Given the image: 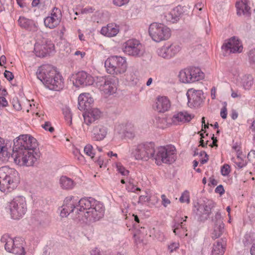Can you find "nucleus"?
I'll return each mask as SVG.
<instances>
[{
  "label": "nucleus",
  "mask_w": 255,
  "mask_h": 255,
  "mask_svg": "<svg viewBox=\"0 0 255 255\" xmlns=\"http://www.w3.org/2000/svg\"><path fill=\"white\" fill-rule=\"evenodd\" d=\"M249 160L252 162H255V150H252L248 155Z\"/></svg>",
  "instance_id": "obj_57"
},
{
  "label": "nucleus",
  "mask_w": 255,
  "mask_h": 255,
  "mask_svg": "<svg viewBox=\"0 0 255 255\" xmlns=\"http://www.w3.org/2000/svg\"><path fill=\"white\" fill-rule=\"evenodd\" d=\"M179 247V244L178 243H173L168 246V249L170 250V252L172 253L174 251L178 249Z\"/></svg>",
  "instance_id": "obj_55"
},
{
  "label": "nucleus",
  "mask_w": 255,
  "mask_h": 255,
  "mask_svg": "<svg viewBox=\"0 0 255 255\" xmlns=\"http://www.w3.org/2000/svg\"><path fill=\"white\" fill-rule=\"evenodd\" d=\"M63 113L65 120L69 126L72 125V115L69 107H65L63 108Z\"/></svg>",
  "instance_id": "obj_39"
},
{
  "label": "nucleus",
  "mask_w": 255,
  "mask_h": 255,
  "mask_svg": "<svg viewBox=\"0 0 255 255\" xmlns=\"http://www.w3.org/2000/svg\"><path fill=\"white\" fill-rule=\"evenodd\" d=\"M174 229L173 230L174 233L175 235H178L179 234V233L178 232V230L181 228L182 229H184V225L183 222H181L180 223H178L177 224H175L174 226Z\"/></svg>",
  "instance_id": "obj_52"
},
{
  "label": "nucleus",
  "mask_w": 255,
  "mask_h": 255,
  "mask_svg": "<svg viewBox=\"0 0 255 255\" xmlns=\"http://www.w3.org/2000/svg\"><path fill=\"white\" fill-rule=\"evenodd\" d=\"M226 241L223 239L216 242L213 245L212 255H223L225 251Z\"/></svg>",
  "instance_id": "obj_30"
},
{
  "label": "nucleus",
  "mask_w": 255,
  "mask_h": 255,
  "mask_svg": "<svg viewBox=\"0 0 255 255\" xmlns=\"http://www.w3.org/2000/svg\"><path fill=\"white\" fill-rule=\"evenodd\" d=\"M148 32L152 40L156 42L166 40L171 36L170 28L160 23H151L149 26Z\"/></svg>",
  "instance_id": "obj_8"
},
{
  "label": "nucleus",
  "mask_w": 255,
  "mask_h": 255,
  "mask_svg": "<svg viewBox=\"0 0 255 255\" xmlns=\"http://www.w3.org/2000/svg\"><path fill=\"white\" fill-rule=\"evenodd\" d=\"M204 74L199 67H192L180 72L179 78L184 83H193L204 78Z\"/></svg>",
  "instance_id": "obj_9"
},
{
  "label": "nucleus",
  "mask_w": 255,
  "mask_h": 255,
  "mask_svg": "<svg viewBox=\"0 0 255 255\" xmlns=\"http://www.w3.org/2000/svg\"><path fill=\"white\" fill-rule=\"evenodd\" d=\"M215 192L217 193H219L221 195L224 194L225 190L223 186L222 185H218L215 189Z\"/></svg>",
  "instance_id": "obj_62"
},
{
  "label": "nucleus",
  "mask_w": 255,
  "mask_h": 255,
  "mask_svg": "<svg viewBox=\"0 0 255 255\" xmlns=\"http://www.w3.org/2000/svg\"><path fill=\"white\" fill-rule=\"evenodd\" d=\"M96 84L101 91L107 95L115 93L117 89L116 81L113 78L100 77Z\"/></svg>",
  "instance_id": "obj_14"
},
{
  "label": "nucleus",
  "mask_w": 255,
  "mask_h": 255,
  "mask_svg": "<svg viewBox=\"0 0 255 255\" xmlns=\"http://www.w3.org/2000/svg\"><path fill=\"white\" fill-rule=\"evenodd\" d=\"M243 243L245 246H249L253 243V238L249 234H246L243 239Z\"/></svg>",
  "instance_id": "obj_47"
},
{
  "label": "nucleus",
  "mask_w": 255,
  "mask_h": 255,
  "mask_svg": "<svg viewBox=\"0 0 255 255\" xmlns=\"http://www.w3.org/2000/svg\"><path fill=\"white\" fill-rule=\"evenodd\" d=\"M42 128L46 130H48L50 132H52L54 129L51 127V123L49 122H46L45 124L42 125Z\"/></svg>",
  "instance_id": "obj_51"
},
{
  "label": "nucleus",
  "mask_w": 255,
  "mask_h": 255,
  "mask_svg": "<svg viewBox=\"0 0 255 255\" xmlns=\"http://www.w3.org/2000/svg\"><path fill=\"white\" fill-rule=\"evenodd\" d=\"M126 80L131 82L132 84H136L137 81V77L135 71H129L126 75Z\"/></svg>",
  "instance_id": "obj_42"
},
{
  "label": "nucleus",
  "mask_w": 255,
  "mask_h": 255,
  "mask_svg": "<svg viewBox=\"0 0 255 255\" xmlns=\"http://www.w3.org/2000/svg\"><path fill=\"white\" fill-rule=\"evenodd\" d=\"M16 172L14 168L8 166L0 168V190L7 194L14 190L16 187Z\"/></svg>",
  "instance_id": "obj_3"
},
{
  "label": "nucleus",
  "mask_w": 255,
  "mask_h": 255,
  "mask_svg": "<svg viewBox=\"0 0 255 255\" xmlns=\"http://www.w3.org/2000/svg\"><path fill=\"white\" fill-rule=\"evenodd\" d=\"M150 200V197L147 195V193L144 195H141L139 197L138 203H143L145 202H148Z\"/></svg>",
  "instance_id": "obj_53"
},
{
  "label": "nucleus",
  "mask_w": 255,
  "mask_h": 255,
  "mask_svg": "<svg viewBox=\"0 0 255 255\" xmlns=\"http://www.w3.org/2000/svg\"><path fill=\"white\" fill-rule=\"evenodd\" d=\"M230 167L229 165H228V164L224 165L222 167L221 170L222 175L223 176L228 175L230 172Z\"/></svg>",
  "instance_id": "obj_48"
},
{
  "label": "nucleus",
  "mask_w": 255,
  "mask_h": 255,
  "mask_svg": "<svg viewBox=\"0 0 255 255\" xmlns=\"http://www.w3.org/2000/svg\"><path fill=\"white\" fill-rule=\"evenodd\" d=\"M93 102V99L90 94H81L78 97V108L80 111L87 110Z\"/></svg>",
  "instance_id": "obj_24"
},
{
  "label": "nucleus",
  "mask_w": 255,
  "mask_h": 255,
  "mask_svg": "<svg viewBox=\"0 0 255 255\" xmlns=\"http://www.w3.org/2000/svg\"><path fill=\"white\" fill-rule=\"evenodd\" d=\"M37 78L49 89L60 91L64 87V80L55 68L46 64L40 66L37 70Z\"/></svg>",
  "instance_id": "obj_2"
},
{
  "label": "nucleus",
  "mask_w": 255,
  "mask_h": 255,
  "mask_svg": "<svg viewBox=\"0 0 255 255\" xmlns=\"http://www.w3.org/2000/svg\"><path fill=\"white\" fill-rule=\"evenodd\" d=\"M176 150L173 145L160 146L155 150L154 160L158 165L162 163L171 164L176 160Z\"/></svg>",
  "instance_id": "obj_4"
},
{
  "label": "nucleus",
  "mask_w": 255,
  "mask_h": 255,
  "mask_svg": "<svg viewBox=\"0 0 255 255\" xmlns=\"http://www.w3.org/2000/svg\"><path fill=\"white\" fill-rule=\"evenodd\" d=\"M14 142L10 141H5L0 137V160L2 162H7L10 157H13L14 152ZM13 161L16 162V156L13 157Z\"/></svg>",
  "instance_id": "obj_13"
},
{
  "label": "nucleus",
  "mask_w": 255,
  "mask_h": 255,
  "mask_svg": "<svg viewBox=\"0 0 255 255\" xmlns=\"http://www.w3.org/2000/svg\"><path fill=\"white\" fill-rule=\"evenodd\" d=\"M59 184L62 189L67 190L72 189L75 185L74 181L66 176H62L60 177Z\"/></svg>",
  "instance_id": "obj_31"
},
{
  "label": "nucleus",
  "mask_w": 255,
  "mask_h": 255,
  "mask_svg": "<svg viewBox=\"0 0 255 255\" xmlns=\"http://www.w3.org/2000/svg\"><path fill=\"white\" fill-rule=\"evenodd\" d=\"M1 242L4 244L5 250L8 253H14L15 250L14 238L8 234H4L1 238Z\"/></svg>",
  "instance_id": "obj_25"
},
{
  "label": "nucleus",
  "mask_w": 255,
  "mask_h": 255,
  "mask_svg": "<svg viewBox=\"0 0 255 255\" xmlns=\"http://www.w3.org/2000/svg\"><path fill=\"white\" fill-rule=\"evenodd\" d=\"M19 25L23 28L28 29L34 25L32 20L27 18L24 16H20L18 20Z\"/></svg>",
  "instance_id": "obj_35"
},
{
  "label": "nucleus",
  "mask_w": 255,
  "mask_h": 255,
  "mask_svg": "<svg viewBox=\"0 0 255 255\" xmlns=\"http://www.w3.org/2000/svg\"><path fill=\"white\" fill-rule=\"evenodd\" d=\"M155 153V145L153 142L138 144L131 151V154L135 159L146 161L150 159L154 160Z\"/></svg>",
  "instance_id": "obj_7"
},
{
  "label": "nucleus",
  "mask_w": 255,
  "mask_h": 255,
  "mask_svg": "<svg viewBox=\"0 0 255 255\" xmlns=\"http://www.w3.org/2000/svg\"><path fill=\"white\" fill-rule=\"evenodd\" d=\"M204 213H205V210L203 204H198V208H197L196 215L198 216V219L201 221L207 219H204Z\"/></svg>",
  "instance_id": "obj_40"
},
{
  "label": "nucleus",
  "mask_w": 255,
  "mask_h": 255,
  "mask_svg": "<svg viewBox=\"0 0 255 255\" xmlns=\"http://www.w3.org/2000/svg\"><path fill=\"white\" fill-rule=\"evenodd\" d=\"M119 32V26L115 23H109L106 26L103 27L101 33L107 37L116 36Z\"/></svg>",
  "instance_id": "obj_26"
},
{
  "label": "nucleus",
  "mask_w": 255,
  "mask_h": 255,
  "mask_svg": "<svg viewBox=\"0 0 255 255\" xmlns=\"http://www.w3.org/2000/svg\"><path fill=\"white\" fill-rule=\"evenodd\" d=\"M238 159L239 160H241V161H236L235 163H236V164L237 165V166L239 168H243V167H244L246 166L247 162L246 161H244L242 160L240 158H238Z\"/></svg>",
  "instance_id": "obj_60"
},
{
  "label": "nucleus",
  "mask_w": 255,
  "mask_h": 255,
  "mask_svg": "<svg viewBox=\"0 0 255 255\" xmlns=\"http://www.w3.org/2000/svg\"><path fill=\"white\" fill-rule=\"evenodd\" d=\"M179 201L181 203H189L190 202L189 199V192L187 191H184L182 194L181 197L179 198Z\"/></svg>",
  "instance_id": "obj_46"
},
{
  "label": "nucleus",
  "mask_w": 255,
  "mask_h": 255,
  "mask_svg": "<svg viewBox=\"0 0 255 255\" xmlns=\"http://www.w3.org/2000/svg\"><path fill=\"white\" fill-rule=\"evenodd\" d=\"M116 168L117 171L123 176H127L129 173V171L127 170L121 163H116Z\"/></svg>",
  "instance_id": "obj_44"
},
{
  "label": "nucleus",
  "mask_w": 255,
  "mask_h": 255,
  "mask_svg": "<svg viewBox=\"0 0 255 255\" xmlns=\"http://www.w3.org/2000/svg\"><path fill=\"white\" fill-rule=\"evenodd\" d=\"M38 143L36 138L30 134H21L17 137V150H28L37 148Z\"/></svg>",
  "instance_id": "obj_11"
},
{
  "label": "nucleus",
  "mask_w": 255,
  "mask_h": 255,
  "mask_svg": "<svg viewBox=\"0 0 255 255\" xmlns=\"http://www.w3.org/2000/svg\"><path fill=\"white\" fill-rule=\"evenodd\" d=\"M181 50V47L178 44H166L159 48L157 50L159 56L169 59L174 57Z\"/></svg>",
  "instance_id": "obj_15"
},
{
  "label": "nucleus",
  "mask_w": 255,
  "mask_h": 255,
  "mask_svg": "<svg viewBox=\"0 0 255 255\" xmlns=\"http://www.w3.org/2000/svg\"><path fill=\"white\" fill-rule=\"evenodd\" d=\"M203 205L205 210L204 219H208L211 213V210L215 207V203L212 201H209L206 203H203Z\"/></svg>",
  "instance_id": "obj_38"
},
{
  "label": "nucleus",
  "mask_w": 255,
  "mask_h": 255,
  "mask_svg": "<svg viewBox=\"0 0 255 255\" xmlns=\"http://www.w3.org/2000/svg\"><path fill=\"white\" fill-rule=\"evenodd\" d=\"M129 0H113L114 5L118 6H122L127 4Z\"/></svg>",
  "instance_id": "obj_50"
},
{
  "label": "nucleus",
  "mask_w": 255,
  "mask_h": 255,
  "mask_svg": "<svg viewBox=\"0 0 255 255\" xmlns=\"http://www.w3.org/2000/svg\"><path fill=\"white\" fill-rule=\"evenodd\" d=\"M102 113L98 108H91L87 110L83 114L84 123L89 126L96 121L100 119Z\"/></svg>",
  "instance_id": "obj_19"
},
{
  "label": "nucleus",
  "mask_w": 255,
  "mask_h": 255,
  "mask_svg": "<svg viewBox=\"0 0 255 255\" xmlns=\"http://www.w3.org/2000/svg\"><path fill=\"white\" fill-rule=\"evenodd\" d=\"M54 50V45L47 39H38L34 45V52L36 56L44 57L51 53Z\"/></svg>",
  "instance_id": "obj_10"
},
{
  "label": "nucleus",
  "mask_w": 255,
  "mask_h": 255,
  "mask_svg": "<svg viewBox=\"0 0 255 255\" xmlns=\"http://www.w3.org/2000/svg\"><path fill=\"white\" fill-rule=\"evenodd\" d=\"M220 115H221V117L223 119H226L227 118V109L226 108V106H224L222 108L221 112H220Z\"/></svg>",
  "instance_id": "obj_58"
},
{
  "label": "nucleus",
  "mask_w": 255,
  "mask_h": 255,
  "mask_svg": "<svg viewBox=\"0 0 255 255\" xmlns=\"http://www.w3.org/2000/svg\"><path fill=\"white\" fill-rule=\"evenodd\" d=\"M17 242H19V246H17V255H25V252L24 247L25 243L24 240L22 238H19L18 240H17Z\"/></svg>",
  "instance_id": "obj_41"
},
{
  "label": "nucleus",
  "mask_w": 255,
  "mask_h": 255,
  "mask_svg": "<svg viewBox=\"0 0 255 255\" xmlns=\"http://www.w3.org/2000/svg\"><path fill=\"white\" fill-rule=\"evenodd\" d=\"M233 148L237 152L238 154L237 158H239V155L242 153L240 145H238L237 143H236L233 146Z\"/></svg>",
  "instance_id": "obj_59"
},
{
  "label": "nucleus",
  "mask_w": 255,
  "mask_h": 255,
  "mask_svg": "<svg viewBox=\"0 0 255 255\" xmlns=\"http://www.w3.org/2000/svg\"><path fill=\"white\" fill-rule=\"evenodd\" d=\"M162 199V204L165 207L170 204V201L166 197L164 194H162L161 196Z\"/></svg>",
  "instance_id": "obj_54"
},
{
  "label": "nucleus",
  "mask_w": 255,
  "mask_h": 255,
  "mask_svg": "<svg viewBox=\"0 0 255 255\" xmlns=\"http://www.w3.org/2000/svg\"><path fill=\"white\" fill-rule=\"evenodd\" d=\"M17 103L18 104V107H17V111L22 110L23 113L25 111L26 113H28L29 112V107L31 106L29 101L23 98L21 101L18 100Z\"/></svg>",
  "instance_id": "obj_37"
},
{
  "label": "nucleus",
  "mask_w": 255,
  "mask_h": 255,
  "mask_svg": "<svg viewBox=\"0 0 255 255\" xmlns=\"http://www.w3.org/2000/svg\"><path fill=\"white\" fill-rule=\"evenodd\" d=\"M123 51L129 55L135 57H140L143 53L142 44L135 39H130L123 44Z\"/></svg>",
  "instance_id": "obj_12"
},
{
  "label": "nucleus",
  "mask_w": 255,
  "mask_h": 255,
  "mask_svg": "<svg viewBox=\"0 0 255 255\" xmlns=\"http://www.w3.org/2000/svg\"><path fill=\"white\" fill-rule=\"evenodd\" d=\"M61 208V217L70 215L74 220L87 224L99 221L104 216L105 211L103 204L92 198H84L78 201L74 197H67Z\"/></svg>",
  "instance_id": "obj_1"
},
{
  "label": "nucleus",
  "mask_w": 255,
  "mask_h": 255,
  "mask_svg": "<svg viewBox=\"0 0 255 255\" xmlns=\"http://www.w3.org/2000/svg\"><path fill=\"white\" fill-rule=\"evenodd\" d=\"M189 8L188 6L178 5L171 10L165 15L166 20L172 23L176 22L179 20V18L182 14L185 12V10H187Z\"/></svg>",
  "instance_id": "obj_21"
},
{
  "label": "nucleus",
  "mask_w": 255,
  "mask_h": 255,
  "mask_svg": "<svg viewBox=\"0 0 255 255\" xmlns=\"http://www.w3.org/2000/svg\"><path fill=\"white\" fill-rule=\"evenodd\" d=\"M90 255H101L100 250L95 248L90 251Z\"/></svg>",
  "instance_id": "obj_64"
},
{
  "label": "nucleus",
  "mask_w": 255,
  "mask_h": 255,
  "mask_svg": "<svg viewBox=\"0 0 255 255\" xmlns=\"http://www.w3.org/2000/svg\"><path fill=\"white\" fill-rule=\"evenodd\" d=\"M236 6L238 15L243 14L249 16L250 14L251 8L248 5V0H240L236 2Z\"/></svg>",
  "instance_id": "obj_28"
},
{
  "label": "nucleus",
  "mask_w": 255,
  "mask_h": 255,
  "mask_svg": "<svg viewBox=\"0 0 255 255\" xmlns=\"http://www.w3.org/2000/svg\"><path fill=\"white\" fill-rule=\"evenodd\" d=\"M193 117L194 116L186 112H180L173 116L172 121L175 124H178L180 123H184L190 122Z\"/></svg>",
  "instance_id": "obj_27"
},
{
  "label": "nucleus",
  "mask_w": 255,
  "mask_h": 255,
  "mask_svg": "<svg viewBox=\"0 0 255 255\" xmlns=\"http://www.w3.org/2000/svg\"><path fill=\"white\" fill-rule=\"evenodd\" d=\"M95 9L92 7H87L83 8L81 10L82 13H92L94 11Z\"/></svg>",
  "instance_id": "obj_61"
},
{
  "label": "nucleus",
  "mask_w": 255,
  "mask_h": 255,
  "mask_svg": "<svg viewBox=\"0 0 255 255\" xmlns=\"http://www.w3.org/2000/svg\"><path fill=\"white\" fill-rule=\"evenodd\" d=\"M84 152L91 157L92 159L94 158L95 153L93 152V146L91 144H87L85 146L84 149Z\"/></svg>",
  "instance_id": "obj_45"
},
{
  "label": "nucleus",
  "mask_w": 255,
  "mask_h": 255,
  "mask_svg": "<svg viewBox=\"0 0 255 255\" xmlns=\"http://www.w3.org/2000/svg\"><path fill=\"white\" fill-rule=\"evenodd\" d=\"M222 49L226 53H241L243 51V47L242 42L234 37L225 42L223 44Z\"/></svg>",
  "instance_id": "obj_17"
},
{
  "label": "nucleus",
  "mask_w": 255,
  "mask_h": 255,
  "mask_svg": "<svg viewBox=\"0 0 255 255\" xmlns=\"http://www.w3.org/2000/svg\"><path fill=\"white\" fill-rule=\"evenodd\" d=\"M5 208L6 212L10 215L11 218L15 219V212L16 210V201L15 197H13L12 199L7 202Z\"/></svg>",
  "instance_id": "obj_33"
},
{
  "label": "nucleus",
  "mask_w": 255,
  "mask_h": 255,
  "mask_svg": "<svg viewBox=\"0 0 255 255\" xmlns=\"http://www.w3.org/2000/svg\"><path fill=\"white\" fill-rule=\"evenodd\" d=\"M4 75L5 78L8 81L12 80L14 77L13 74L11 72L7 70L5 71Z\"/></svg>",
  "instance_id": "obj_56"
},
{
  "label": "nucleus",
  "mask_w": 255,
  "mask_h": 255,
  "mask_svg": "<svg viewBox=\"0 0 255 255\" xmlns=\"http://www.w3.org/2000/svg\"><path fill=\"white\" fill-rule=\"evenodd\" d=\"M171 106L169 100L164 96L158 97L153 105V108L158 113H164L169 110Z\"/></svg>",
  "instance_id": "obj_23"
},
{
  "label": "nucleus",
  "mask_w": 255,
  "mask_h": 255,
  "mask_svg": "<svg viewBox=\"0 0 255 255\" xmlns=\"http://www.w3.org/2000/svg\"><path fill=\"white\" fill-rule=\"evenodd\" d=\"M248 56L250 63L255 64V48L252 49L249 51Z\"/></svg>",
  "instance_id": "obj_49"
},
{
  "label": "nucleus",
  "mask_w": 255,
  "mask_h": 255,
  "mask_svg": "<svg viewBox=\"0 0 255 255\" xmlns=\"http://www.w3.org/2000/svg\"><path fill=\"white\" fill-rule=\"evenodd\" d=\"M203 93L202 90L189 89L186 93L188 98V105L190 107H198L203 101Z\"/></svg>",
  "instance_id": "obj_16"
},
{
  "label": "nucleus",
  "mask_w": 255,
  "mask_h": 255,
  "mask_svg": "<svg viewBox=\"0 0 255 255\" xmlns=\"http://www.w3.org/2000/svg\"><path fill=\"white\" fill-rule=\"evenodd\" d=\"M8 104L7 101L4 97H0V107H6Z\"/></svg>",
  "instance_id": "obj_63"
},
{
  "label": "nucleus",
  "mask_w": 255,
  "mask_h": 255,
  "mask_svg": "<svg viewBox=\"0 0 255 255\" xmlns=\"http://www.w3.org/2000/svg\"><path fill=\"white\" fill-rule=\"evenodd\" d=\"M107 72L110 74L119 75L124 73L127 69L126 59L123 57L113 56L105 62Z\"/></svg>",
  "instance_id": "obj_6"
},
{
  "label": "nucleus",
  "mask_w": 255,
  "mask_h": 255,
  "mask_svg": "<svg viewBox=\"0 0 255 255\" xmlns=\"http://www.w3.org/2000/svg\"><path fill=\"white\" fill-rule=\"evenodd\" d=\"M241 83L245 90H249L254 84L253 76L251 75H245L241 79Z\"/></svg>",
  "instance_id": "obj_34"
},
{
  "label": "nucleus",
  "mask_w": 255,
  "mask_h": 255,
  "mask_svg": "<svg viewBox=\"0 0 255 255\" xmlns=\"http://www.w3.org/2000/svg\"><path fill=\"white\" fill-rule=\"evenodd\" d=\"M57 18L50 16L46 17L44 20V25L46 27L50 29H53L57 27L60 23V21H58Z\"/></svg>",
  "instance_id": "obj_36"
},
{
  "label": "nucleus",
  "mask_w": 255,
  "mask_h": 255,
  "mask_svg": "<svg viewBox=\"0 0 255 255\" xmlns=\"http://www.w3.org/2000/svg\"><path fill=\"white\" fill-rule=\"evenodd\" d=\"M213 221L214 225L213 231L212 233V238L217 239L220 237L224 231V224L221 214L217 212L213 219Z\"/></svg>",
  "instance_id": "obj_20"
},
{
  "label": "nucleus",
  "mask_w": 255,
  "mask_h": 255,
  "mask_svg": "<svg viewBox=\"0 0 255 255\" xmlns=\"http://www.w3.org/2000/svg\"><path fill=\"white\" fill-rule=\"evenodd\" d=\"M26 209L25 198L22 196L17 197V212L19 213V217L25 213Z\"/></svg>",
  "instance_id": "obj_32"
},
{
  "label": "nucleus",
  "mask_w": 255,
  "mask_h": 255,
  "mask_svg": "<svg viewBox=\"0 0 255 255\" xmlns=\"http://www.w3.org/2000/svg\"><path fill=\"white\" fill-rule=\"evenodd\" d=\"M50 17H53L54 18H57L58 21H61L62 17V13L61 10L57 7H54L51 13Z\"/></svg>",
  "instance_id": "obj_43"
},
{
  "label": "nucleus",
  "mask_w": 255,
  "mask_h": 255,
  "mask_svg": "<svg viewBox=\"0 0 255 255\" xmlns=\"http://www.w3.org/2000/svg\"><path fill=\"white\" fill-rule=\"evenodd\" d=\"M93 83V78L84 71L79 72L76 75L75 81L73 83L76 87H85Z\"/></svg>",
  "instance_id": "obj_22"
},
{
  "label": "nucleus",
  "mask_w": 255,
  "mask_h": 255,
  "mask_svg": "<svg viewBox=\"0 0 255 255\" xmlns=\"http://www.w3.org/2000/svg\"><path fill=\"white\" fill-rule=\"evenodd\" d=\"M108 132V128L102 124L94 125L91 130V138L94 141H102Z\"/></svg>",
  "instance_id": "obj_18"
},
{
  "label": "nucleus",
  "mask_w": 255,
  "mask_h": 255,
  "mask_svg": "<svg viewBox=\"0 0 255 255\" xmlns=\"http://www.w3.org/2000/svg\"><path fill=\"white\" fill-rule=\"evenodd\" d=\"M41 155L37 148L23 151L17 150V164L20 166L33 167L40 159Z\"/></svg>",
  "instance_id": "obj_5"
},
{
  "label": "nucleus",
  "mask_w": 255,
  "mask_h": 255,
  "mask_svg": "<svg viewBox=\"0 0 255 255\" xmlns=\"http://www.w3.org/2000/svg\"><path fill=\"white\" fill-rule=\"evenodd\" d=\"M116 129L119 133L124 134L129 138H131L134 136L133 128L130 125H120L117 126Z\"/></svg>",
  "instance_id": "obj_29"
}]
</instances>
